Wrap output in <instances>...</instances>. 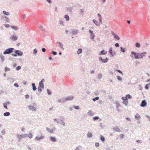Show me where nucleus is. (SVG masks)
Masks as SVG:
<instances>
[{"label":"nucleus","mask_w":150,"mask_h":150,"mask_svg":"<svg viewBox=\"0 0 150 150\" xmlns=\"http://www.w3.org/2000/svg\"><path fill=\"white\" fill-rule=\"evenodd\" d=\"M46 129L50 133H54V132H53L52 129H50V128L47 127L46 128Z\"/></svg>","instance_id":"6ab92c4d"},{"label":"nucleus","mask_w":150,"mask_h":150,"mask_svg":"<svg viewBox=\"0 0 150 150\" xmlns=\"http://www.w3.org/2000/svg\"><path fill=\"white\" fill-rule=\"evenodd\" d=\"M50 140L53 142H57V139L54 137L50 136Z\"/></svg>","instance_id":"4468645a"},{"label":"nucleus","mask_w":150,"mask_h":150,"mask_svg":"<svg viewBox=\"0 0 150 150\" xmlns=\"http://www.w3.org/2000/svg\"><path fill=\"white\" fill-rule=\"evenodd\" d=\"M107 53V51H105L104 50H103L99 52V55L105 54Z\"/></svg>","instance_id":"aec40b11"},{"label":"nucleus","mask_w":150,"mask_h":150,"mask_svg":"<svg viewBox=\"0 0 150 150\" xmlns=\"http://www.w3.org/2000/svg\"><path fill=\"white\" fill-rule=\"evenodd\" d=\"M17 37L16 35H12L10 38V39L13 41H16L17 39Z\"/></svg>","instance_id":"ddd939ff"},{"label":"nucleus","mask_w":150,"mask_h":150,"mask_svg":"<svg viewBox=\"0 0 150 150\" xmlns=\"http://www.w3.org/2000/svg\"><path fill=\"white\" fill-rule=\"evenodd\" d=\"M47 94L49 95H50L51 94V91L48 89H47Z\"/></svg>","instance_id":"6e6d98bb"},{"label":"nucleus","mask_w":150,"mask_h":150,"mask_svg":"<svg viewBox=\"0 0 150 150\" xmlns=\"http://www.w3.org/2000/svg\"><path fill=\"white\" fill-rule=\"evenodd\" d=\"M82 146H81L79 145L77 146L75 150H80V148H81Z\"/></svg>","instance_id":"a19ab883"},{"label":"nucleus","mask_w":150,"mask_h":150,"mask_svg":"<svg viewBox=\"0 0 150 150\" xmlns=\"http://www.w3.org/2000/svg\"><path fill=\"white\" fill-rule=\"evenodd\" d=\"M113 130L116 132H120V129L118 127H115L113 129Z\"/></svg>","instance_id":"f3484780"},{"label":"nucleus","mask_w":150,"mask_h":150,"mask_svg":"<svg viewBox=\"0 0 150 150\" xmlns=\"http://www.w3.org/2000/svg\"><path fill=\"white\" fill-rule=\"evenodd\" d=\"M31 84L32 86L33 90L34 91H36L37 88L35 86V84L34 83H33Z\"/></svg>","instance_id":"4be33fe9"},{"label":"nucleus","mask_w":150,"mask_h":150,"mask_svg":"<svg viewBox=\"0 0 150 150\" xmlns=\"http://www.w3.org/2000/svg\"><path fill=\"white\" fill-rule=\"evenodd\" d=\"M33 134L32 133H31L30 132H29V134L28 135V137L30 138L31 139L33 137Z\"/></svg>","instance_id":"c9c22d12"},{"label":"nucleus","mask_w":150,"mask_h":150,"mask_svg":"<svg viewBox=\"0 0 150 150\" xmlns=\"http://www.w3.org/2000/svg\"><path fill=\"white\" fill-rule=\"evenodd\" d=\"M64 18L66 19V20L67 21H69V16L67 14H66L65 15Z\"/></svg>","instance_id":"7c9ffc66"},{"label":"nucleus","mask_w":150,"mask_h":150,"mask_svg":"<svg viewBox=\"0 0 150 150\" xmlns=\"http://www.w3.org/2000/svg\"><path fill=\"white\" fill-rule=\"evenodd\" d=\"M102 77V75L100 73H99L98 76H97V78L98 79H101Z\"/></svg>","instance_id":"c756f323"},{"label":"nucleus","mask_w":150,"mask_h":150,"mask_svg":"<svg viewBox=\"0 0 150 150\" xmlns=\"http://www.w3.org/2000/svg\"><path fill=\"white\" fill-rule=\"evenodd\" d=\"M0 57L2 62H4L5 60L4 56L1 54L0 55Z\"/></svg>","instance_id":"72a5a7b5"},{"label":"nucleus","mask_w":150,"mask_h":150,"mask_svg":"<svg viewBox=\"0 0 150 150\" xmlns=\"http://www.w3.org/2000/svg\"><path fill=\"white\" fill-rule=\"evenodd\" d=\"M44 82V79H42L41 80V81L39 82V87H41L42 89H43L44 88V83H43V82Z\"/></svg>","instance_id":"9b49d317"},{"label":"nucleus","mask_w":150,"mask_h":150,"mask_svg":"<svg viewBox=\"0 0 150 150\" xmlns=\"http://www.w3.org/2000/svg\"><path fill=\"white\" fill-rule=\"evenodd\" d=\"M74 108H75V109H77V110H79L80 108L79 106H78V105H77V106L74 105Z\"/></svg>","instance_id":"4d7b16f0"},{"label":"nucleus","mask_w":150,"mask_h":150,"mask_svg":"<svg viewBox=\"0 0 150 150\" xmlns=\"http://www.w3.org/2000/svg\"><path fill=\"white\" fill-rule=\"evenodd\" d=\"M149 87H150V84L148 83L145 86V88L146 89H148Z\"/></svg>","instance_id":"e433bc0d"},{"label":"nucleus","mask_w":150,"mask_h":150,"mask_svg":"<svg viewBox=\"0 0 150 150\" xmlns=\"http://www.w3.org/2000/svg\"><path fill=\"white\" fill-rule=\"evenodd\" d=\"M59 23L60 24V25H63V22L62 21H59Z\"/></svg>","instance_id":"338daca9"},{"label":"nucleus","mask_w":150,"mask_h":150,"mask_svg":"<svg viewBox=\"0 0 150 150\" xmlns=\"http://www.w3.org/2000/svg\"><path fill=\"white\" fill-rule=\"evenodd\" d=\"M42 88L41 87H38V91L39 93H40L42 91Z\"/></svg>","instance_id":"603ef678"},{"label":"nucleus","mask_w":150,"mask_h":150,"mask_svg":"<svg viewBox=\"0 0 150 150\" xmlns=\"http://www.w3.org/2000/svg\"><path fill=\"white\" fill-rule=\"evenodd\" d=\"M135 46L139 48L140 46V44L139 43L137 42L135 44Z\"/></svg>","instance_id":"c03bdc74"},{"label":"nucleus","mask_w":150,"mask_h":150,"mask_svg":"<svg viewBox=\"0 0 150 150\" xmlns=\"http://www.w3.org/2000/svg\"><path fill=\"white\" fill-rule=\"evenodd\" d=\"M1 133L3 134L4 135L5 133V129H3L1 132Z\"/></svg>","instance_id":"bf43d9fd"},{"label":"nucleus","mask_w":150,"mask_h":150,"mask_svg":"<svg viewBox=\"0 0 150 150\" xmlns=\"http://www.w3.org/2000/svg\"><path fill=\"white\" fill-rule=\"evenodd\" d=\"M138 53H137L134 52H132L130 54V56L134 58L139 59Z\"/></svg>","instance_id":"20e7f679"},{"label":"nucleus","mask_w":150,"mask_h":150,"mask_svg":"<svg viewBox=\"0 0 150 150\" xmlns=\"http://www.w3.org/2000/svg\"><path fill=\"white\" fill-rule=\"evenodd\" d=\"M14 52L15 54H12V55L14 57H16L17 56H22L23 54V52L19 50H16Z\"/></svg>","instance_id":"f03ea898"},{"label":"nucleus","mask_w":150,"mask_h":150,"mask_svg":"<svg viewBox=\"0 0 150 150\" xmlns=\"http://www.w3.org/2000/svg\"><path fill=\"white\" fill-rule=\"evenodd\" d=\"M3 13L6 16H9V13L8 12H6L5 11H3Z\"/></svg>","instance_id":"4c0bfd02"},{"label":"nucleus","mask_w":150,"mask_h":150,"mask_svg":"<svg viewBox=\"0 0 150 150\" xmlns=\"http://www.w3.org/2000/svg\"><path fill=\"white\" fill-rule=\"evenodd\" d=\"M27 137V134H18L16 135V137L18 139V142H20L22 138Z\"/></svg>","instance_id":"f257e3e1"},{"label":"nucleus","mask_w":150,"mask_h":150,"mask_svg":"<svg viewBox=\"0 0 150 150\" xmlns=\"http://www.w3.org/2000/svg\"><path fill=\"white\" fill-rule=\"evenodd\" d=\"M100 140L102 142H104L105 141V138L103 136H101Z\"/></svg>","instance_id":"09e8293b"},{"label":"nucleus","mask_w":150,"mask_h":150,"mask_svg":"<svg viewBox=\"0 0 150 150\" xmlns=\"http://www.w3.org/2000/svg\"><path fill=\"white\" fill-rule=\"evenodd\" d=\"M146 117L148 118L149 119V121L150 122V116H149L148 115H146Z\"/></svg>","instance_id":"774afa93"},{"label":"nucleus","mask_w":150,"mask_h":150,"mask_svg":"<svg viewBox=\"0 0 150 150\" xmlns=\"http://www.w3.org/2000/svg\"><path fill=\"white\" fill-rule=\"evenodd\" d=\"M7 79L8 81H10L11 82H13L15 81L14 79L12 77H11L8 78H7Z\"/></svg>","instance_id":"a878e982"},{"label":"nucleus","mask_w":150,"mask_h":150,"mask_svg":"<svg viewBox=\"0 0 150 150\" xmlns=\"http://www.w3.org/2000/svg\"><path fill=\"white\" fill-rule=\"evenodd\" d=\"M10 70V69L8 68V67H5V68H4V71H5V72H6V71H9Z\"/></svg>","instance_id":"3c124183"},{"label":"nucleus","mask_w":150,"mask_h":150,"mask_svg":"<svg viewBox=\"0 0 150 150\" xmlns=\"http://www.w3.org/2000/svg\"><path fill=\"white\" fill-rule=\"evenodd\" d=\"M73 10V7H70L67 8V10L69 11L70 13H71Z\"/></svg>","instance_id":"5701e85b"},{"label":"nucleus","mask_w":150,"mask_h":150,"mask_svg":"<svg viewBox=\"0 0 150 150\" xmlns=\"http://www.w3.org/2000/svg\"><path fill=\"white\" fill-rule=\"evenodd\" d=\"M99 97H96L92 99V100L93 101H95L96 100H98L99 99Z\"/></svg>","instance_id":"a18cd8bd"},{"label":"nucleus","mask_w":150,"mask_h":150,"mask_svg":"<svg viewBox=\"0 0 150 150\" xmlns=\"http://www.w3.org/2000/svg\"><path fill=\"white\" fill-rule=\"evenodd\" d=\"M99 60L103 63H106L108 61L109 59L108 58L106 57L105 59H103L101 57H99Z\"/></svg>","instance_id":"6e6552de"},{"label":"nucleus","mask_w":150,"mask_h":150,"mask_svg":"<svg viewBox=\"0 0 150 150\" xmlns=\"http://www.w3.org/2000/svg\"><path fill=\"white\" fill-rule=\"evenodd\" d=\"M4 107L6 109H8L7 107V103H3V104Z\"/></svg>","instance_id":"8fccbe9b"},{"label":"nucleus","mask_w":150,"mask_h":150,"mask_svg":"<svg viewBox=\"0 0 150 150\" xmlns=\"http://www.w3.org/2000/svg\"><path fill=\"white\" fill-rule=\"evenodd\" d=\"M51 53L54 55H56L57 54V52L54 51H52Z\"/></svg>","instance_id":"13d9d810"},{"label":"nucleus","mask_w":150,"mask_h":150,"mask_svg":"<svg viewBox=\"0 0 150 150\" xmlns=\"http://www.w3.org/2000/svg\"><path fill=\"white\" fill-rule=\"evenodd\" d=\"M99 94V92L98 91H96L94 92V94L95 95H97Z\"/></svg>","instance_id":"69168bd1"},{"label":"nucleus","mask_w":150,"mask_h":150,"mask_svg":"<svg viewBox=\"0 0 150 150\" xmlns=\"http://www.w3.org/2000/svg\"><path fill=\"white\" fill-rule=\"evenodd\" d=\"M14 49L13 48H10L6 49L3 52L4 54H9L13 52Z\"/></svg>","instance_id":"7ed1b4c3"},{"label":"nucleus","mask_w":150,"mask_h":150,"mask_svg":"<svg viewBox=\"0 0 150 150\" xmlns=\"http://www.w3.org/2000/svg\"><path fill=\"white\" fill-rule=\"evenodd\" d=\"M117 71L119 73H120L122 75H123V74L121 70H117Z\"/></svg>","instance_id":"680f3d73"},{"label":"nucleus","mask_w":150,"mask_h":150,"mask_svg":"<svg viewBox=\"0 0 150 150\" xmlns=\"http://www.w3.org/2000/svg\"><path fill=\"white\" fill-rule=\"evenodd\" d=\"M10 115V113L9 112H7L4 113V115L5 116H8Z\"/></svg>","instance_id":"473e14b6"},{"label":"nucleus","mask_w":150,"mask_h":150,"mask_svg":"<svg viewBox=\"0 0 150 150\" xmlns=\"http://www.w3.org/2000/svg\"><path fill=\"white\" fill-rule=\"evenodd\" d=\"M28 108L34 111H36V108L33 106L32 105H30L28 106Z\"/></svg>","instance_id":"9d476101"},{"label":"nucleus","mask_w":150,"mask_h":150,"mask_svg":"<svg viewBox=\"0 0 150 150\" xmlns=\"http://www.w3.org/2000/svg\"><path fill=\"white\" fill-rule=\"evenodd\" d=\"M135 117L137 120H139L141 118V117L139 114L137 113L135 115Z\"/></svg>","instance_id":"412c9836"},{"label":"nucleus","mask_w":150,"mask_h":150,"mask_svg":"<svg viewBox=\"0 0 150 150\" xmlns=\"http://www.w3.org/2000/svg\"><path fill=\"white\" fill-rule=\"evenodd\" d=\"M57 43L59 44V47L61 48L62 50H64V48L63 47V45L61 42L57 41Z\"/></svg>","instance_id":"a211bd4d"},{"label":"nucleus","mask_w":150,"mask_h":150,"mask_svg":"<svg viewBox=\"0 0 150 150\" xmlns=\"http://www.w3.org/2000/svg\"><path fill=\"white\" fill-rule=\"evenodd\" d=\"M41 134L40 137L36 136L35 138V140L37 141H40L44 139L45 138L44 136L42 134Z\"/></svg>","instance_id":"423d86ee"},{"label":"nucleus","mask_w":150,"mask_h":150,"mask_svg":"<svg viewBox=\"0 0 150 150\" xmlns=\"http://www.w3.org/2000/svg\"><path fill=\"white\" fill-rule=\"evenodd\" d=\"M38 52V50L36 48L33 50V54H36Z\"/></svg>","instance_id":"49530a36"},{"label":"nucleus","mask_w":150,"mask_h":150,"mask_svg":"<svg viewBox=\"0 0 150 150\" xmlns=\"http://www.w3.org/2000/svg\"><path fill=\"white\" fill-rule=\"evenodd\" d=\"M89 33L90 34L91 38L92 40H93L95 38V35L93 33V32L92 30H89Z\"/></svg>","instance_id":"1a4fd4ad"},{"label":"nucleus","mask_w":150,"mask_h":150,"mask_svg":"<svg viewBox=\"0 0 150 150\" xmlns=\"http://www.w3.org/2000/svg\"><path fill=\"white\" fill-rule=\"evenodd\" d=\"M67 101L66 99V97L65 98H62V102L63 103H65Z\"/></svg>","instance_id":"ea45409f"},{"label":"nucleus","mask_w":150,"mask_h":150,"mask_svg":"<svg viewBox=\"0 0 150 150\" xmlns=\"http://www.w3.org/2000/svg\"><path fill=\"white\" fill-rule=\"evenodd\" d=\"M114 38L117 40H119L120 39L119 37L116 34L114 37Z\"/></svg>","instance_id":"f704fd0d"},{"label":"nucleus","mask_w":150,"mask_h":150,"mask_svg":"<svg viewBox=\"0 0 150 150\" xmlns=\"http://www.w3.org/2000/svg\"><path fill=\"white\" fill-rule=\"evenodd\" d=\"M122 99L124 100H126L127 99V98L126 97H122Z\"/></svg>","instance_id":"0e129e2a"},{"label":"nucleus","mask_w":150,"mask_h":150,"mask_svg":"<svg viewBox=\"0 0 150 150\" xmlns=\"http://www.w3.org/2000/svg\"><path fill=\"white\" fill-rule=\"evenodd\" d=\"M117 79L120 81H121L122 80V78L120 76H117Z\"/></svg>","instance_id":"5fc2aeb1"},{"label":"nucleus","mask_w":150,"mask_h":150,"mask_svg":"<svg viewBox=\"0 0 150 150\" xmlns=\"http://www.w3.org/2000/svg\"><path fill=\"white\" fill-rule=\"evenodd\" d=\"M82 49L79 48L77 52V53L78 54H79L81 53L82 52Z\"/></svg>","instance_id":"58836bf2"},{"label":"nucleus","mask_w":150,"mask_h":150,"mask_svg":"<svg viewBox=\"0 0 150 150\" xmlns=\"http://www.w3.org/2000/svg\"><path fill=\"white\" fill-rule=\"evenodd\" d=\"M109 52L111 56L113 57L114 56V55L112 52V47H110L109 48Z\"/></svg>","instance_id":"cd10ccee"},{"label":"nucleus","mask_w":150,"mask_h":150,"mask_svg":"<svg viewBox=\"0 0 150 150\" xmlns=\"http://www.w3.org/2000/svg\"><path fill=\"white\" fill-rule=\"evenodd\" d=\"M123 103L126 106H127L128 104V99L126 100H124L123 102Z\"/></svg>","instance_id":"c85d7f7f"},{"label":"nucleus","mask_w":150,"mask_h":150,"mask_svg":"<svg viewBox=\"0 0 150 150\" xmlns=\"http://www.w3.org/2000/svg\"><path fill=\"white\" fill-rule=\"evenodd\" d=\"M65 97L67 101L68 100H71L74 98L73 96H69Z\"/></svg>","instance_id":"2eb2a0df"},{"label":"nucleus","mask_w":150,"mask_h":150,"mask_svg":"<svg viewBox=\"0 0 150 150\" xmlns=\"http://www.w3.org/2000/svg\"><path fill=\"white\" fill-rule=\"evenodd\" d=\"M21 69V67L20 66H18L16 68V70H19Z\"/></svg>","instance_id":"052dcab7"},{"label":"nucleus","mask_w":150,"mask_h":150,"mask_svg":"<svg viewBox=\"0 0 150 150\" xmlns=\"http://www.w3.org/2000/svg\"><path fill=\"white\" fill-rule=\"evenodd\" d=\"M147 105V103L145 100H143L142 101L140 106L142 107H144Z\"/></svg>","instance_id":"f8f14e48"},{"label":"nucleus","mask_w":150,"mask_h":150,"mask_svg":"<svg viewBox=\"0 0 150 150\" xmlns=\"http://www.w3.org/2000/svg\"><path fill=\"white\" fill-rule=\"evenodd\" d=\"M126 98H127H127L131 99L132 98V96L129 94L127 95L126 96Z\"/></svg>","instance_id":"79ce46f5"},{"label":"nucleus","mask_w":150,"mask_h":150,"mask_svg":"<svg viewBox=\"0 0 150 150\" xmlns=\"http://www.w3.org/2000/svg\"><path fill=\"white\" fill-rule=\"evenodd\" d=\"M87 136L88 137L91 138L92 137L93 135L91 133L88 132L87 134Z\"/></svg>","instance_id":"2f4dec72"},{"label":"nucleus","mask_w":150,"mask_h":150,"mask_svg":"<svg viewBox=\"0 0 150 150\" xmlns=\"http://www.w3.org/2000/svg\"><path fill=\"white\" fill-rule=\"evenodd\" d=\"M69 34H72L73 35H76L79 32V30L76 29H73L70 30L69 31Z\"/></svg>","instance_id":"39448f33"},{"label":"nucleus","mask_w":150,"mask_h":150,"mask_svg":"<svg viewBox=\"0 0 150 150\" xmlns=\"http://www.w3.org/2000/svg\"><path fill=\"white\" fill-rule=\"evenodd\" d=\"M93 21L97 26H99L100 24V23L98 22L95 19L93 20Z\"/></svg>","instance_id":"b1692460"},{"label":"nucleus","mask_w":150,"mask_h":150,"mask_svg":"<svg viewBox=\"0 0 150 150\" xmlns=\"http://www.w3.org/2000/svg\"><path fill=\"white\" fill-rule=\"evenodd\" d=\"M11 27L12 29H14L16 30H18L19 28L16 26H11Z\"/></svg>","instance_id":"bb28decb"},{"label":"nucleus","mask_w":150,"mask_h":150,"mask_svg":"<svg viewBox=\"0 0 150 150\" xmlns=\"http://www.w3.org/2000/svg\"><path fill=\"white\" fill-rule=\"evenodd\" d=\"M59 123L63 125L64 126L65 125V123L62 120L60 119H59Z\"/></svg>","instance_id":"393cba45"},{"label":"nucleus","mask_w":150,"mask_h":150,"mask_svg":"<svg viewBox=\"0 0 150 150\" xmlns=\"http://www.w3.org/2000/svg\"><path fill=\"white\" fill-rule=\"evenodd\" d=\"M138 54L139 59H142L144 57H145L146 56V52H144L142 53H138Z\"/></svg>","instance_id":"0eeeda50"},{"label":"nucleus","mask_w":150,"mask_h":150,"mask_svg":"<svg viewBox=\"0 0 150 150\" xmlns=\"http://www.w3.org/2000/svg\"><path fill=\"white\" fill-rule=\"evenodd\" d=\"M95 146L96 147H98L99 146V144L98 142H96L95 144Z\"/></svg>","instance_id":"e2e57ef3"},{"label":"nucleus","mask_w":150,"mask_h":150,"mask_svg":"<svg viewBox=\"0 0 150 150\" xmlns=\"http://www.w3.org/2000/svg\"><path fill=\"white\" fill-rule=\"evenodd\" d=\"M120 49L121 51L122 52H125L126 51L125 49L123 48V47H120Z\"/></svg>","instance_id":"37998d69"},{"label":"nucleus","mask_w":150,"mask_h":150,"mask_svg":"<svg viewBox=\"0 0 150 150\" xmlns=\"http://www.w3.org/2000/svg\"><path fill=\"white\" fill-rule=\"evenodd\" d=\"M99 118V117L98 116L94 117L93 118V120L95 121L97 120Z\"/></svg>","instance_id":"de8ad7c7"},{"label":"nucleus","mask_w":150,"mask_h":150,"mask_svg":"<svg viewBox=\"0 0 150 150\" xmlns=\"http://www.w3.org/2000/svg\"><path fill=\"white\" fill-rule=\"evenodd\" d=\"M87 114L90 116H93L94 114V112L91 110H89L87 112Z\"/></svg>","instance_id":"dca6fc26"},{"label":"nucleus","mask_w":150,"mask_h":150,"mask_svg":"<svg viewBox=\"0 0 150 150\" xmlns=\"http://www.w3.org/2000/svg\"><path fill=\"white\" fill-rule=\"evenodd\" d=\"M38 28L41 30H44V29L43 28V27L41 25H40V26H38Z\"/></svg>","instance_id":"864d4df0"}]
</instances>
